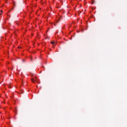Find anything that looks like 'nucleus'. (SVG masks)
I'll return each mask as SVG.
<instances>
[{
    "mask_svg": "<svg viewBox=\"0 0 127 127\" xmlns=\"http://www.w3.org/2000/svg\"><path fill=\"white\" fill-rule=\"evenodd\" d=\"M35 80L36 81H37V77H35V78H33L31 79V81L33 83H35Z\"/></svg>",
    "mask_w": 127,
    "mask_h": 127,
    "instance_id": "f257e3e1",
    "label": "nucleus"
},
{
    "mask_svg": "<svg viewBox=\"0 0 127 127\" xmlns=\"http://www.w3.org/2000/svg\"><path fill=\"white\" fill-rule=\"evenodd\" d=\"M51 43L52 44H54V43H55V41L51 42Z\"/></svg>",
    "mask_w": 127,
    "mask_h": 127,
    "instance_id": "f03ea898",
    "label": "nucleus"
},
{
    "mask_svg": "<svg viewBox=\"0 0 127 127\" xmlns=\"http://www.w3.org/2000/svg\"><path fill=\"white\" fill-rule=\"evenodd\" d=\"M53 48H55V46H53Z\"/></svg>",
    "mask_w": 127,
    "mask_h": 127,
    "instance_id": "7ed1b4c3",
    "label": "nucleus"
},
{
    "mask_svg": "<svg viewBox=\"0 0 127 127\" xmlns=\"http://www.w3.org/2000/svg\"><path fill=\"white\" fill-rule=\"evenodd\" d=\"M92 4L94 3V2H92Z\"/></svg>",
    "mask_w": 127,
    "mask_h": 127,
    "instance_id": "20e7f679",
    "label": "nucleus"
},
{
    "mask_svg": "<svg viewBox=\"0 0 127 127\" xmlns=\"http://www.w3.org/2000/svg\"><path fill=\"white\" fill-rule=\"evenodd\" d=\"M1 12H2V10H1Z\"/></svg>",
    "mask_w": 127,
    "mask_h": 127,
    "instance_id": "39448f33",
    "label": "nucleus"
},
{
    "mask_svg": "<svg viewBox=\"0 0 127 127\" xmlns=\"http://www.w3.org/2000/svg\"><path fill=\"white\" fill-rule=\"evenodd\" d=\"M43 67L44 68V66H43Z\"/></svg>",
    "mask_w": 127,
    "mask_h": 127,
    "instance_id": "423d86ee",
    "label": "nucleus"
},
{
    "mask_svg": "<svg viewBox=\"0 0 127 127\" xmlns=\"http://www.w3.org/2000/svg\"><path fill=\"white\" fill-rule=\"evenodd\" d=\"M18 48H20V47H18Z\"/></svg>",
    "mask_w": 127,
    "mask_h": 127,
    "instance_id": "0eeeda50",
    "label": "nucleus"
},
{
    "mask_svg": "<svg viewBox=\"0 0 127 127\" xmlns=\"http://www.w3.org/2000/svg\"><path fill=\"white\" fill-rule=\"evenodd\" d=\"M23 61H24V60H23Z\"/></svg>",
    "mask_w": 127,
    "mask_h": 127,
    "instance_id": "6e6552de",
    "label": "nucleus"
}]
</instances>
